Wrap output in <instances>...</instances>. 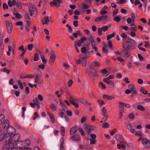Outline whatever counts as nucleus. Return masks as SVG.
Instances as JSON below:
<instances>
[{
	"label": "nucleus",
	"instance_id": "f257e3e1",
	"mask_svg": "<svg viewBox=\"0 0 150 150\" xmlns=\"http://www.w3.org/2000/svg\"><path fill=\"white\" fill-rule=\"evenodd\" d=\"M12 135L10 133L8 132L5 135H3L0 132V141H2L3 140L12 141V137L11 136Z\"/></svg>",
	"mask_w": 150,
	"mask_h": 150
},
{
	"label": "nucleus",
	"instance_id": "f03ea898",
	"mask_svg": "<svg viewBox=\"0 0 150 150\" xmlns=\"http://www.w3.org/2000/svg\"><path fill=\"white\" fill-rule=\"evenodd\" d=\"M134 40L131 38L128 37L127 41L124 43L123 45V47L125 48H129L132 47L133 45V42Z\"/></svg>",
	"mask_w": 150,
	"mask_h": 150
},
{
	"label": "nucleus",
	"instance_id": "7ed1b4c3",
	"mask_svg": "<svg viewBox=\"0 0 150 150\" xmlns=\"http://www.w3.org/2000/svg\"><path fill=\"white\" fill-rule=\"evenodd\" d=\"M30 14L32 16L33 14H37V11L35 6L32 4H30L29 6Z\"/></svg>",
	"mask_w": 150,
	"mask_h": 150
},
{
	"label": "nucleus",
	"instance_id": "20e7f679",
	"mask_svg": "<svg viewBox=\"0 0 150 150\" xmlns=\"http://www.w3.org/2000/svg\"><path fill=\"white\" fill-rule=\"evenodd\" d=\"M6 25L7 29V32L9 34H10L12 31L13 26L12 23L8 20L6 21Z\"/></svg>",
	"mask_w": 150,
	"mask_h": 150
},
{
	"label": "nucleus",
	"instance_id": "39448f33",
	"mask_svg": "<svg viewBox=\"0 0 150 150\" xmlns=\"http://www.w3.org/2000/svg\"><path fill=\"white\" fill-rule=\"evenodd\" d=\"M101 114L103 116V119L105 121H106L108 118V115L107 112V110L105 107L103 108Z\"/></svg>",
	"mask_w": 150,
	"mask_h": 150
},
{
	"label": "nucleus",
	"instance_id": "423d86ee",
	"mask_svg": "<svg viewBox=\"0 0 150 150\" xmlns=\"http://www.w3.org/2000/svg\"><path fill=\"white\" fill-rule=\"evenodd\" d=\"M49 54L50 57L49 59V61L51 63H54L56 59V55L54 51L52 50L50 51Z\"/></svg>",
	"mask_w": 150,
	"mask_h": 150
},
{
	"label": "nucleus",
	"instance_id": "0eeeda50",
	"mask_svg": "<svg viewBox=\"0 0 150 150\" xmlns=\"http://www.w3.org/2000/svg\"><path fill=\"white\" fill-rule=\"evenodd\" d=\"M88 38L85 37H83L81 38L80 40L78 41L76 43L78 46L80 47L82 46V44L84 43L87 40Z\"/></svg>",
	"mask_w": 150,
	"mask_h": 150
},
{
	"label": "nucleus",
	"instance_id": "6e6552de",
	"mask_svg": "<svg viewBox=\"0 0 150 150\" xmlns=\"http://www.w3.org/2000/svg\"><path fill=\"white\" fill-rule=\"evenodd\" d=\"M108 19V17L107 16L103 15L97 17L95 19V21L96 22H99L101 21H106Z\"/></svg>",
	"mask_w": 150,
	"mask_h": 150
},
{
	"label": "nucleus",
	"instance_id": "1a4fd4ad",
	"mask_svg": "<svg viewBox=\"0 0 150 150\" xmlns=\"http://www.w3.org/2000/svg\"><path fill=\"white\" fill-rule=\"evenodd\" d=\"M42 75L41 74L37 75L35 79V82L38 83L42 84V80L41 79Z\"/></svg>",
	"mask_w": 150,
	"mask_h": 150
},
{
	"label": "nucleus",
	"instance_id": "9d476101",
	"mask_svg": "<svg viewBox=\"0 0 150 150\" xmlns=\"http://www.w3.org/2000/svg\"><path fill=\"white\" fill-rule=\"evenodd\" d=\"M61 1L62 0H54L53 3H50V4L52 6H53L54 4L56 7H58L60 6V4L62 3Z\"/></svg>",
	"mask_w": 150,
	"mask_h": 150
},
{
	"label": "nucleus",
	"instance_id": "9b49d317",
	"mask_svg": "<svg viewBox=\"0 0 150 150\" xmlns=\"http://www.w3.org/2000/svg\"><path fill=\"white\" fill-rule=\"evenodd\" d=\"M127 129L132 133H134L135 132V129L133 127L131 123H129L127 126Z\"/></svg>",
	"mask_w": 150,
	"mask_h": 150
},
{
	"label": "nucleus",
	"instance_id": "f8f14e48",
	"mask_svg": "<svg viewBox=\"0 0 150 150\" xmlns=\"http://www.w3.org/2000/svg\"><path fill=\"white\" fill-rule=\"evenodd\" d=\"M59 103L60 106L64 111H65V110H67V107L61 99L59 100Z\"/></svg>",
	"mask_w": 150,
	"mask_h": 150
},
{
	"label": "nucleus",
	"instance_id": "ddd939ff",
	"mask_svg": "<svg viewBox=\"0 0 150 150\" xmlns=\"http://www.w3.org/2000/svg\"><path fill=\"white\" fill-rule=\"evenodd\" d=\"M129 90L132 93L136 94L137 93V91L134 90V86L132 84H130L128 86Z\"/></svg>",
	"mask_w": 150,
	"mask_h": 150
},
{
	"label": "nucleus",
	"instance_id": "4468645a",
	"mask_svg": "<svg viewBox=\"0 0 150 150\" xmlns=\"http://www.w3.org/2000/svg\"><path fill=\"white\" fill-rule=\"evenodd\" d=\"M108 84L109 87L111 89H113L115 87L114 84L113 82L111 81H104Z\"/></svg>",
	"mask_w": 150,
	"mask_h": 150
},
{
	"label": "nucleus",
	"instance_id": "2eb2a0df",
	"mask_svg": "<svg viewBox=\"0 0 150 150\" xmlns=\"http://www.w3.org/2000/svg\"><path fill=\"white\" fill-rule=\"evenodd\" d=\"M50 21L48 16H45L42 20V23L43 25H47Z\"/></svg>",
	"mask_w": 150,
	"mask_h": 150
},
{
	"label": "nucleus",
	"instance_id": "dca6fc26",
	"mask_svg": "<svg viewBox=\"0 0 150 150\" xmlns=\"http://www.w3.org/2000/svg\"><path fill=\"white\" fill-rule=\"evenodd\" d=\"M77 130V127L75 126L72 127L70 130V133L71 135H73L75 133Z\"/></svg>",
	"mask_w": 150,
	"mask_h": 150
},
{
	"label": "nucleus",
	"instance_id": "f3484780",
	"mask_svg": "<svg viewBox=\"0 0 150 150\" xmlns=\"http://www.w3.org/2000/svg\"><path fill=\"white\" fill-rule=\"evenodd\" d=\"M16 4V2L15 0H13L12 1L11 0H9L8 2V5L11 7H12L13 6L15 5Z\"/></svg>",
	"mask_w": 150,
	"mask_h": 150
},
{
	"label": "nucleus",
	"instance_id": "a211bd4d",
	"mask_svg": "<svg viewBox=\"0 0 150 150\" xmlns=\"http://www.w3.org/2000/svg\"><path fill=\"white\" fill-rule=\"evenodd\" d=\"M9 125V122L8 120H6L3 125L4 128L5 129H8L9 128V127H10Z\"/></svg>",
	"mask_w": 150,
	"mask_h": 150
},
{
	"label": "nucleus",
	"instance_id": "6ab92c4d",
	"mask_svg": "<svg viewBox=\"0 0 150 150\" xmlns=\"http://www.w3.org/2000/svg\"><path fill=\"white\" fill-rule=\"evenodd\" d=\"M8 132L12 135L13 133L15 132L16 129L13 127L10 126L9 127V128H8Z\"/></svg>",
	"mask_w": 150,
	"mask_h": 150
},
{
	"label": "nucleus",
	"instance_id": "aec40b11",
	"mask_svg": "<svg viewBox=\"0 0 150 150\" xmlns=\"http://www.w3.org/2000/svg\"><path fill=\"white\" fill-rule=\"evenodd\" d=\"M142 144L145 147L150 148V141H142Z\"/></svg>",
	"mask_w": 150,
	"mask_h": 150
},
{
	"label": "nucleus",
	"instance_id": "412c9836",
	"mask_svg": "<svg viewBox=\"0 0 150 150\" xmlns=\"http://www.w3.org/2000/svg\"><path fill=\"white\" fill-rule=\"evenodd\" d=\"M103 98L105 99L110 100L115 98L112 96L105 94L103 95Z\"/></svg>",
	"mask_w": 150,
	"mask_h": 150
},
{
	"label": "nucleus",
	"instance_id": "4be33fe9",
	"mask_svg": "<svg viewBox=\"0 0 150 150\" xmlns=\"http://www.w3.org/2000/svg\"><path fill=\"white\" fill-rule=\"evenodd\" d=\"M13 14L15 16L16 19L17 21L20 20L22 17L21 14L18 13H14Z\"/></svg>",
	"mask_w": 150,
	"mask_h": 150
},
{
	"label": "nucleus",
	"instance_id": "5701e85b",
	"mask_svg": "<svg viewBox=\"0 0 150 150\" xmlns=\"http://www.w3.org/2000/svg\"><path fill=\"white\" fill-rule=\"evenodd\" d=\"M83 128L88 129V133H89L91 130L92 129H91L89 125H88L86 123H85L83 125Z\"/></svg>",
	"mask_w": 150,
	"mask_h": 150
},
{
	"label": "nucleus",
	"instance_id": "b1692460",
	"mask_svg": "<svg viewBox=\"0 0 150 150\" xmlns=\"http://www.w3.org/2000/svg\"><path fill=\"white\" fill-rule=\"evenodd\" d=\"M114 76L112 74H111L109 75L108 77L104 78L103 79V81H110V79H112L114 78Z\"/></svg>",
	"mask_w": 150,
	"mask_h": 150
},
{
	"label": "nucleus",
	"instance_id": "393cba45",
	"mask_svg": "<svg viewBox=\"0 0 150 150\" xmlns=\"http://www.w3.org/2000/svg\"><path fill=\"white\" fill-rule=\"evenodd\" d=\"M20 138V135L18 134H17L14 135L12 137V140L14 141H17Z\"/></svg>",
	"mask_w": 150,
	"mask_h": 150
},
{
	"label": "nucleus",
	"instance_id": "a878e982",
	"mask_svg": "<svg viewBox=\"0 0 150 150\" xmlns=\"http://www.w3.org/2000/svg\"><path fill=\"white\" fill-rule=\"evenodd\" d=\"M70 102L75 108H77L79 107L78 103L76 102L75 100H70Z\"/></svg>",
	"mask_w": 150,
	"mask_h": 150
},
{
	"label": "nucleus",
	"instance_id": "bb28decb",
	"mask_svg": "<svg viewBox=\"0 0 150 150\" xmlns=\"http://www.w3.org/2000/svg\"><path fill=\"white\" fill-rule=\"evenodd\" d=\"M80 136L78 135H75L72 137L71 139L72 141H78L80 139Z\"/></svg>",
	"mask_w": 150,
	"mask_h": 150
},
{
	"label": "nucleus",
	"instance_id": "cd10ccee",
	"mask_svg": "<svg viewBox=\"0 0 150 150\" xmlns=\"http://www.w3.org/2000/svg\"><path fill=\"white\" fill-rule=\"evenodd\" d=\"M119 103L120 104L119 109L120 110H124V107H125V103L119 101Z\"/></svg>",
	"mask_w": 150,
	"mask_h": 150
},
{
	"label": "nucleus",
	"instance_id": "c85d7f7f",
	"mask_svg": "<svg viewBox=\"0 0 150 150\" xmlns=\"http://www.w3.org/2000/svg\"><path fill=\"white\" fill-rule=\"evenodd\" d=\"M115 139L117 141H123L124 140L122 136L119 134L116 135Z\"/></svg>",
	"mask_w": 150,
	"mask_h": 150
},
{
	"label": "nucleus",
	"instance_id": "c756f323",
	"mask_svg": "<svg viewBox=\"0 0 150 150\" xmlns=\"http://www.w3.org/2000/svg\"><path fill=\"white\" fill-rule=\"evenodd\" d=\"M102 127L103 128H108L110 126V124L109 123L107 122H105L102 124Z\"/></svg>",
	"mask_w": 150,
	"mask_h": 150
},
{
	"label": "nucleus",
	"instance_id": "7c9ffc66",
	"mask_svg": "<svg viewBox=\"0 0 150 150\" xmlns=\"http://www.w3.org/2000/svg\"><path fill=\"white\" fill-rule=\"evenodd\" d=\"M122 18L121 15H118L116 16L114 18V20L117 22H119L120 21Z\"/></svg>",
	"mask_w": 150,
	"mask_h": 150
},
{
	"label": "nucleus",
	"instance_id": "2f4dec72",
	"mask_svg": "<svg viewBox=\"0 0 150 150\" xmlns=\"http://www.w3.org/2000/svg\"><path fill=\"white\" fill-rule=\"evenodd\" d=\"M89 40L91 42L92 46L96 45V44L95 42V40L93 38V37L92 35H91L90 36Z\"/></svg>",
	"mask_w": 150,
	"mask_h": 150
},
{
	"label": "nucleus",
	"instance_id": "473e14b6",
	"mask_svg": "<svg viewBox=\"0 0 150 150\" xmlns=\"http://www.w3.org/2000/svg\"><path fill=\"white\" fill-rule=\"evenodd\" d=\"M89 55V53L86 52L85 54V55L84 56H83L82 55H80V57L81 59L82 60L83 59H86L85 58H87Z\"/></svg>",
	"mask_w": 150,
	"mask_h": 150
},
{
	"label": "nucleus",
	"instance_id": "72a5a7b5",
	"mask_svg": "<svg viewBox=\"0 0 150 150\" xmlns=\"http://www.w3.org/2000/svg\"><path fill=\"white\" fill-rule=\"evenodd\" d=\"M21 144H22L24 146H27L30 144V141H20Z\"/></svg>",
	"mask_w": 150,
	"mask_h": 150
},
{
	"label": "nucleus",
	"instance_id": "f704fd0d",
	"mask_svg": "<svg viewBox=\"0 0 150 150\" xmlns=\"http://www.w3.org/2000/svg\"><path fill=\"white\" fill-rule=\"evenodd\" d=\"M101 73L103 74V76L104 77L107 76L109 74L107 72L106 70L105 69L102 70Z\"/></svg>",
	"mask_w": 150,
	"mask_h": 150
},
{
	"label": "nucleus",
	"instance_id": "c9c22d12",
	"mask_svg": "<svg viewBox=\"0 0 150 150\" xmlns=\"http://www.w3.org/2000/svg\"><path fill=\"white\" fill-rule=\"evenodd\" d=\"M20 92L18 91H16L14 90H13L11 91V94H15L16 97H18L20 95Z\"/></svg>",
	"mask_w": 150,
	"mask_h": 150
},
{
	"label": "nucleus",
	"instance_id": "e433bc0d",
	"mask_svg": "<svg viewBox=\"0 0 150 150\" xmlns=\"http://www.w3.org/2000/svg\"><path fill=\"white\" fill-rule=\"evenodd\" d=\"M50 107L51 109L53 111H55L57 110V106L54 104H51L50 105Z\"/></svg>",
	"mask_w": 150,
	"mask_h": 150
},
{
	"label": "nucleus",
	"instance_id": "4c0bfd02",
	"mask_svg": "<svg viewBox=\"0 0 150 150\" xmlns=\"http://www.w3.org/2000/svg\"><path fill=\"white\" fill-rule=\"evenodd\" d=\"M134 133L135 135L138 136L139 137L142 136L143 135L142 132L139 130H138L136 132L135 131Z\"/></svg>",
	"mask_w": 150,
	"mask_h": 150
},
{
	"label": "nucleus",
	"instance_id": "58836bf2",
	"mask_svg": "<svg viewBox=\"0 0 150 150\" xmlns=\"http://www.w3.org/2000/svg\"><path fill=\"white\" fill-rule=\"evenodd\" d=\"M17 7L18 8V9H21L22 8V5L21 3L19 1H17L16 3V4Z\"/></svg>",
	"mask_w": 150,
	"mask_h": 150
},
{
	"label": "nucleus",
	"instance_id": "ea45409f",
	"mask_svg": "<svg viewBox=\"0 0 150 150\" xmlns=\"http://www.w3.org/2000/svg\"><path fill=\"white\" fill-rule=\"evenodd\" d=\"M5 119V116L3 114L0 115V124H2L4 122Z\"/></svg>",
	"mask_w": 150,
	"mask_h": 150
},
{
	"label": "nucleus",
	"instance_id": "a19ab883",
	"mask_svg": "<svg viewBox=\"0 0 150 150\" xmlns=\"http://www.w3.org/2000/svg\"><path fill=\"white\" fill-rule=\"evenodd\" d=\"M137 108L139 110L142 111H144L145 110V108L141 105H138Z\"/></svg>",
	"mask_w": 150,
	"mask_h": 150
},
{
	"label": "nucleus",
	"instance_id": "79ce46f5",
	"mask_svg": "<svg viewBox=\"0 0 150 150\" xmlns=\"http://www.w3.org/2000/svg\"><path fill=\"white\" fill-rule=\"evenodd\" d=\"M33 102L36 104V105H40V103L38 98L36 97L35 99H33Z\"/></svg>",
	"mask_w": 150,
	"mask_h": 150
},
{
	"label": "nucleus",
	"instance_id": "37998d69",
	"mask_svg": "<svg viewBox=\"0 0 150 150\" xmlns=\"http://www.w3.org/2000/svg\"><path fill=\"white\" fill-rule=\"evenodd\" d=\"M79 131L82 136H84L85 135V133L83 129L81 127L79 128Z\"/></svg>",
	"mask_w": 150,
	"mask_h": 150
},
{
	"label": "nucleus",
	"instance_id": "c03bdc74",
	"mask_svg": "<svg viewBox=\"0 0 150 150\" xmlns=\"http://www.w3.org/2000/svg\"><path fill=\"white\" fill-rule=\"evenodd\" d=\"M115 36V33H113L111 34L108 35L107 37V40H109L111 38L114 37Z\"/></svg>",
	"mask_w": 150,
	"mask_h": 150
},
{
	"label": "nucleus",
	"instance_id": "a18cd8bd",
	"mask_svg": "<svg viewBox=\"0 0 150 150\" xmlns=\"http://www.w3.org/2000/svg\"><path fill=\"white\" fill-rule=\"evenodd\" d=\"M91 74L95 76H98L97 71L94 69H92L91 72Z\"/></svg>",
	"mask_w": 150,
	"mask_h": 150
},
{
	"label": "nucleus",
	"instance_id": "49530a36",
	"mask_svg": "<svg viewBox=\"0 0 150 150\" xmlns=\"http://www.w3.org/2000/svg\"><path fill=\"white\" fill-rule=\"evenodd\" d=\"M60 130L62 132V134L63 136L65 135V129L63 127H61L60 128Z\"/></svg>",
	"mask_w": 150,
	"mask_h": 150
},
{
	"label": "nucleus",
	"instance_id": "de8ad7c7",
	"mask_svg": "<svg viewBox=\"0 0 150 150\" xmlns=\"http://www.w3.org/2000/svg\"><path fill=\"white\" fill-rule=\"evenodd\" d=\"M127 22L128 24H130L132 22L133 23V20L131 18L129 17L128 18L127 20Z\"/></svg>",
	"mask_w": 150,
	"mask_h": 150
},
{
	"label": "nucleus",
	"instance_id": "09e8293b",
	"mask_svg": "<svg viewBox=\"0 0 150 150\" xmlns=\"http://www.w3.org/2000/svg\"><path fill=\"white\" fill-rule=\"evenodd\" d=\"M34 47V45L33 44H30L28 45V49L29 50H31Z\"/></svg>",
	"mask_w": 150,
	"mask_h": 150
},
{
	"label": "nucleus",
	"instance_id": "8fccbe9b",
	"mask_svg": "<svg viewBox=\"0 0 150 150\" xmlns=\"http://www.w3.org/2000/svg\"><path fill=\"white\" fill-rule=\"evenodd\" d=\"M130 26L132 30L135 31L137 30V28L135 25L133 24H132L130 25Z\"/></svg>",
	"mask_w": 150,
	"mask_h": 150
},
{
	"label": "nucleus",
	"instance_id": "3c124183",
	"mask_svg": "<svg viewBox=\"0 0 150 150\" xmlns=\"http://www.w3.org/2000/svg\"><path fill=\"white\" fill-rule=\"evenodd\" d=\"M6 146H5L6 148L9 150H10V147L9 146H10V142H9V141H6Z\"/></svg>",
	"mask_w": 150,
	"mask_h": 150
},
{
	"label": "nucleus",
	"instance_id": "603ef678",
	"mask_svg": "<svg viewBox=\"0 0 150 150\" xmlns=\"http://www.w3.org/2000/svg\"><path fill=\"white\" fill-rule=\"evenodd\" d=\"M39 54L38 53H35V57L33 59V60L34 61H38L39 58L38 57Z\"/></svg>",
	"mask_w": 150,
	"mask_h": 150
},
{
	"label": "nucleus",
	"instance_id": "864d4df0",
	"mask_svg": "<svg viewBox=\"0 0 150 150\" xmlns=\"http://www.w3.org/2000/svg\"><path fill=\"white\" fill-rule=\"evenodd\" d=\"M63 144L64 142H61L60 144V150H64V147Z\"/></svg>",
	"mask_w": 150,
	"mask_h": 150
},
{
	"label": "nucleus",
	"instance_id": "5fc2aeb1",
	"mask_svg": "<svg viewBox=\"0 0 150 150\" xmlns=\"http://www.w3.org/2000/svg\"><path fill=\"white\" fill-rule=\"evenodd\" d=\"M124 112V111L123 110H120V112L119 113V118H121L122 117L123 115V113Z\"/></svg>",
	"mask_w": 150,
	"mask_h": 150
},
{
	"label": "nucleus",
	"instance_id": "6e6d98bb",
	"mask_svg": "<svg viewBox=\"0 0 150 150\" xmlns=\"http://www.w3.org/2000/svg\"><path fill=\"white\" fill-rule=\"evenodd\" d=\"M41 58L43 63L44 64H46L47 62V60L45 56L41 57Z\"/></svg>",
	"mask_w": 150,
	"mask_h": 150
},
{
	"label": "nucleus",
	"instance_id": "4d7b16f0",
	"mask_svg": "<svg viewBox=\"0 0 150 150\" xmlns=\"http://www.w3.org/2000/svg\"><path fill=\"white\" fill-rule=\"evenodd\" d=\"M66 111L67 113L69 116L71 117L72 116V112L71 110H68L67 109V110H65Z\"/></svg>",
	"mask_w": 150,
	"mask_h": 150
},
{
	"label": "nucleus",
	"instance_id": "13d9d810",
	"mask_svg": "<svg viewBox=\"0 0 150 150\" xmlns=\"http://www.w3.org/2000/svg\"><path fill=\"white\" fill-rule=\"evenodd\" d=\"M108 44L110 49L112 50V47L111 41L109 40L108 42Z\"/></svg>",
	"mask_w": 150,
	"mask_h": 150
},
{
	"label": "nucleus",
	"instance_id": "bf43d9fd",
	"mask_svg": "<svg viewBox=\"0 0 150 150\" xmlns=\"http://www.w3.org/2000/svg\"><path fill=\"white\" fill-rule=\"evenodd\" d=\"M121 36L122 38V40L123 41H125L127 37L126 35L124 33L122 34Z\"/></svg>",
	"mask_w": 150,
	"mask_h": 150
},
{
	"label": "nucleus",
	"instance_id": "052dcab7",
	"mask_svg": "<svg viewBox=\"0 0 150 150\" xmlns=\"http://www.w3.org/2000/svg\"><path fill=\"white\" fill-rule=\"evenodd\" d=\"M81 63L83 67H85L86 66L87 63L86 59H83V60H82Z\"/></svg>",
	"mask_w": 150,
	"mask_h": 150
},
{
	"label": "nucleus",
	"instance_id": "680f3d73",
	"mask_svg": "<svg viewBox=\"0 0 150 150\" xmlns=\"http://www.w3.org/2000/svg\"><path fill=\"white\" fill-rule=\"evenodd\" d=\"M136 128L138 129L141 130L142 128V126L141 124H138L136 126Z\"/></svg>",
	"mask_w": 150,
	"mask_h": 150
},
{
	"label": "nucleus",
	"instance_id": "e2e57ef3",
	"mask_svg": "<svg viewBox=\"0 0 150 150\" xmlns=\"http://www.w3.org/2000/svg\"><path fill=\"white\" fill-rule=\"evenodd\" d=\"M55 94L57 95V97L58 98H60L62 96V95L59 93L58 91H56L55 92Z\"/></svg>",
	"mask_w": 150,
	"mask_h": 150
},
{
	"label": "nucleus",
	"instance_id": "0e129e2a",
	"mask_svg": "<svg viewBox=\"0 0 150 150\" xmlns=\"http://www.w3.org/2000/svg\"><path fill=\"white\" fill-rule=\"evenodd\" d=\"M103 52L105 53H107L108 52V50L107 48V46L106 45H105L103 47Z\"/></svg>",
	"mask_w": 150,
	"mask_h": 150
},
{
	"label": "nucleus",
	"instance_id": "69168bd1",
	"mask_svg": "<svg viewBox=\"0 0 150 150\" xmlns=\"http://www.w3.org/2000/svg\"><path fill=\"white\" fill-rule=\"evenodd\" d=\"M140 91L145 95L147 93V91L143 88H141L140 89Z\"/></svg>",
	"mask_w": 150,
	"mask_h": 150
},
{
	"label": "nucleus",
	"instance_id": "338daca9",
	"mask_svg": "<svg viewBox=\"0 0 150 150\" xmlns=\"http://www.w3.org/2000/svg\"><path fill=\"white\" fill-rule=\"evenodd\" d=\"M86 117L85 116L83 117L81 120V122L82 123H84L86 120Z\"/></svg>",
	"mask_w": 150,
	"mask_h": 150
},
{
	"label": "nucleus",
	"instance_id": "774afa93",
	"mask_svg": "<svg viewBox=\"0 0 150 150\" xmlns=\"http://www.w3.org/2000/svg\"><path fill=\"white\" fill-rule=\"evenodd\" d=\"M63 66L64 67H65L67 69H68L70 67V65L68 64L64 63L63 64Z\"/></svg>",
	"mask_w": 150,
	"mask_h": 150
}]
</instances>
